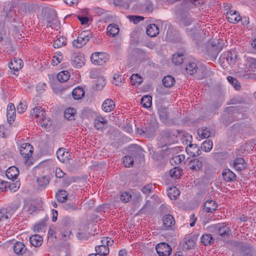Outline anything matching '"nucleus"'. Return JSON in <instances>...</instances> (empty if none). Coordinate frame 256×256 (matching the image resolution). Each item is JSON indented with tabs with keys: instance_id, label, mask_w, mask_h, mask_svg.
<instances>
[{
	"instance_id": "obj_49",
	"label": "nucleus",
	"mask_w": 256,
	"mask_h": 256,
	"mask_svg": "<svg viewBox=\"0 0 256 256\" xmlns=\"http://www.w3.org/2000/svg\"><path fill=\"white\" fill-rule=\"evenodd\" d=\"M158 114L160 119L164 122H166L168 120V114L166 109H162L158 110Z\"/></svg>"
},
{
	"instance_id": "obj_39",
	"label": "nucleus",
	"mask_w": 256,
	"mask_h": 256,
	"mask_svg": "<svg viewBox=\"0 0 256 256\" xmlns=\"http://www.w3.org/2000/svg\"><path fill=\"white\" fill-rule=\"evenodd\" d=\"M131 84L136 86H139L142 82V78L138 74H133L130 77Z\"/></svg>"
},
{
	"instance_id": "obj_58",
	"label": "nucleus",
	"mask_w": 256,
	"mask_h": 256,
	"mask_svg": "<svg viewBox=\"0 0 256 256\" xmlns=\"http://www.w3.org/2000/svg\"><path fill=\"white\" fill-rule=\"evenodd\" d=\"M122 80H123V78L122 77V76L118 75V74L114 75V76L113 82L116 86H119L122 83Z\"/></svg>"
},
{
	"instance_id": "obj_50",
	"label": "nucleus",
	"mask_w": 256,
	"mask_h": 256,
	"mask_svg": "<svg viewBox=\"0 0 256 256\" xmlns=\"http://www.w3.org/2000/svg\"><path fill=\"white\" fill-rule=\"evenodd\" d=\"M26 102L24 101L20 102L17 106V111L18 113L22 114L26 110Z\"/></svg>"
},
{
	"instance_id": "obj_45",
	"label": "nucleus",
	"mask_w": 256,
	"mask_h": 256,
	"mask_svg": "<svg viewBox=\"0 0 256 256\" xmlns=\"http://www.w3.org/2000/svg\"><path fill=\"white\" fill-rule=\"evenodd\" d=\"M184 60V55L182 54H173L172 60L176 65H179L182 64Z\"/></svg>"
},
{
	"instance_id": "obj_40",
	"label": "nucleus",
	"mask_w": 256,
	"mask_h": 256,
	"mask_svg": "<svg viewBox=\"0 0 256 256\" xmlns=\"http://www.w3.org/2000/svg\"><path fill=\"white\" fill-rule=\"evenodd\" d=\"M132 195L130 192H122L120 197L121 201L123 202H128L132 198Z\"/></svg>"
},
{
	"instance_id": "obj_11",
	"label": "nucleus",
	"mask_w": 256,
	"mask_h": 256,
	"mask_svg": "<svg viewBox=\"0 0 256 256\" xmlns=\"http://www.w3.org/2000/svg\"><path fill=\"white\" fill-rule=\"evenodd\" d=\"M186 152L188 154L192 156H199L201 151L196 144H190L186 148Z\"/></svg>"
},
{
	"instance_id": "obj_41",
	"label": "nucleus",
	"mask_w": 256,
	"mask_h": 256,
	"mask_svg": "<svg viewBox=\"0 0 256 256\" xmlns=\"http://www.w3.org/2000/svg\"><path fill=\"white\" fill-rule=\"evenodd\" d=\"M37 182L41 187H46L49 184L50 178L46 176H42L38 178Z\"/></svg>"
},
{
	"instance_id": "obj_10",
	"label": "nucleus",
	"mask_w": 256,
	"mask_h": 256,
	"mask_svg": "<svg viewBox=\"0 0 256 256\" xmlns=\"http://www.w3.org/2000/svg\"><path fill=\"white\" fill-rule=\"evenodd\" d=\"M115 108V103L112 99H106L103 102L102 108L106 112L112 111Z\"/></svg>"
},
{
	"instance_id": "obj_22",
	"label": "nucleus",
	"mask_w": 256,
	"mask_h": 256,
	"mask_svg": "<svg viewBox=\"0 0 256 256\" xmlns=\"http://www.w3.org/2000/svg\"><path fill=\"white\" fill-rule=\"evenodd\" d=\"M223 178L226 182H232L236 178V174L230 169H225L223 170Z\"/></svg>"
},
{
	"instance_id": "obj_62",
	"label": "nucleus",
	"mask_w": 256,
	"mask_h": 256,
	"mask_svg": "<svg viewBox=\"0 0 256 256\" xmlns=\"http://www.w3.org/2000/svg\"><path fill=\"white\" fill-rule=\"evenodd\" d=\"M131 194L132 195V198L134 200L138 201L141 198L140 193L136 190H132L130 192Z\"/></svg>"
},
{
	"instance_id": "obj_19",
	"label": "nucleus",
	"mask_w": 256,
	"mask_h": 256,
	"mask_svg": "<svg viewBox=\"0 0 256 256\" xmlns=\"http://www.w3.org/2000/svg\"><path fill=\"white\" fill-rule=\"evenodd\" d=\"M223 59L226 60L230 64H234L237 60V56L235 52H228L222 56Z\"/></svg>"
},
{
	"instance_id": "obj_23",
	"label": "nucleus",
	"mask_w": 256,
	"mask_h": 256,
	"mask_svg": "<svg viewBox=\"0 0 256 256\" xmlns=\"http://www.w3.org/2000/svg\"><path fill=\"white\" fill-rule=\"evenodd\" d=\"M106 30L108 34L112 36V37L116 36L120 31L118 26L116 24H112L108 25Z\"/></svg>"
},
{
	"instance_id": "obj_53",
	"label": "nucleus",
	"mask_w": 256,
	"mask_h": 256,
	"mask_svg": "<svg viewBox=\"0 0 256 256\" xmlns=\"http://www.w3.org/2000/svg\"><path fill=\"white\" fill-rule=\"evenodd\" d=\"M34 229L36 232H44L46 230V226L44 224H36L34 226Z\"/></svg>"
},
{
	"instance_id": "obj_5",
	"label": "nucleus",
	"mask_w": 256,
	"mask_h": 256,
	"mask_svg": "<svg viewBox=\"0 0 256 256\" xmlns=\"http://www.w3.org/2000/svg\"><path fill=\"white\" fill-rule=\"evenodd\" d=\"M33 148L28 143H24L20 147V152L22 156L28 158L32 156L33 153Z\"/></svg>"
},
{
	"instance_id": "obj_7",
	"label": "nucleus",
	"mask_w": 256,
	"mask_h": 256,
	"mask_svg": "<svg viewBox=\"0 0 256 256\" xmlns=\"http://www.w3.org/2000/svg\"><path fill=\"white\" fill-rule=\"evenodd\" d=\"M108 124V120L101 115H98L94 120V126L97 130H102Z\"/></svg>"
},
{
	"instance_id": "obj_13",
	"label": "nucleus",
	"mask_w": 256,
	"mask_h": 256,
	"mask_svg": "<svg viewBox=\"0 0 256 256\" xmlns=\"http://www.w3.org/2000/svg\"><path fill=\"white\" fill-rule=\"evenodd\" d=\"M22 66V61L21 59L14 58L9 64V68L14 71L18 72Z\"/></svg>"
},
{
	"instance_id": "obj_3",
	"label": "nucleus",
	"mask_w": 256,
	"mask_h": 256,
	"mask_svg": "<svg viewBox=\"0 0 256 256\" xmlns=\"http://www.w3.org/2000/svg\"><path fill=\"white\" fill-rule=\"evenodd\" d=\"M156 249L160 256H169L172 250L170 246L165 242L158 244Z\"/></svg>"
},
{
	"instance_id": "obj_6",
	"label": "nucleus",
	"mask_w": 256,
	"mask_h": 256,
	"mask_svg": "<svg viewBox=\"0 0 256 256\" xmlns=\"http://www.w3.org/2000/svg\"><path fill=\"white\" fill-rule=\"evenodd\" d=\"M248 74L250 77L256 78V58H248Z\"/></svg>"
},
{
	"instance_id": "obj_63",
	"label": "nucleus",
	"mask_w": 256,
	"mask_h": 256,
	"mask_svg": "<svg viewBox=\"0 0 256 256\" xmlns=\"http://www.w3.org/2000/svg\"><path fill=\"white\" fill-rule=\"evenodd\" d=\"M81 24L82 25L87 24L90 20L89 18L86 16H77Z\"/></svg>"
},
{
	"instance_id": "obj_34",
	"label": "nucleus",
	"mask_w": 256,
	"mask_h": 256,
	"mask_svg": "<svg viewBox=\"0 0 256 256\" xmlns=\"http://www.w3.org/2000/svg\"><path fill=\"white\" fill-rule=\"evenodd\" d=\"M95 249L97 254L104 256L108 254L110 252L109 248L107 246H98Z\"/></svg>"
},
{
	"instance_id": "obj_51",
	"label": "nucleus",
	"mask_w": 256,
	"mask_h": 256,
	"mask_svg": "<svg viewBox=\"0 0 256 256\" xmlns=\"http://www.w3.org/2000/svg\"><path fill=\"white\" fill-rule=\"evenodd\" d=\"M228 80L229 82L234 86L236 90H239L240 88V86L236 79L232 76H229L228 77Z\"/></svg>"
},
{
	"instance_id": "obj_48",
	"label": "nucleus",
	"mask_w": 256,
	"mask_h": 256,
	"mask_svg": "<svg viewBox=\"0 0 256 256\" xmlns=\"http://www.w3.org/2000/svg\"><path fill=\"white\" fill-rule=\"evenodd\" d=\"M181 172V169L180 168L178 167H174L170 170V174L172 178H178L180 176Z\"/></svg>"
},
{
	"instance_id": "obj_14",
	"label": "nucleus",
	"mask_w": 256,
	"mask_h": 256,
	"mask_svg": "<svg viewBox=\"0 0 256 256\" xmlns=\"http://www.w3.org/2000/svg\"><path fill=\"white\" fill-rule=\"evenodd\" d=\"M14 252L19 256H22L26 251V248L23 242H16L13 247Z\"/></svg>"
},
{
	"instance_id": "obj_33",
	"label": "nucleus",
	"mask_w": 256,
	"mask_h": 256,
	"mask_svg": "<svg viewBox=\"0 0 256 256\" xmlns=\"http://www.w3.org/2000/svg\"><path fill=\"white\" fill-rule=\"evenodd\" d=\"M76 114V109L72 108H68L64 112V116L68 120H72L74 119Z\"/></svg>"
},
{
	"instance_id": "obj_15",
	"label": "nucleus",
	"mask_w": 256,
	"mask_h": 256,
	"mask_svg": "<svg viewBox=\"0 0 256 256\" xmlns=\"http://www.w3.org/2000/svg\"><path fill=\"white\" fill-rule=\"evenodd\" d=\"M6 174L8 179L14 180L18 176L19 170L16 166H10L6 170Z\"/></svg>"
},
{
	"instance_id": "obj_46",
	"label": "nucleus",
	"mask_w": 256,
	"mask_h": 256,
	"mask_svg": "<svg viewBox=\"0 0 256 256\" xmlns=\"http://www.w3.org/2000/svg\"><path fill=\"white\" fill-rule=\"evenodd\" d=\"M122 162L126 167L132 166L134 165L133 158L130 156H126L122 158Z\"/></svg>"
},
{
	"instance_id": "obj_30",
	"label": "nucleus",
	"mask_w": 256,
	"mask_h": 256,
	"mask_svg": "<svg viewBox=\"0 0 256 256\" xmlns=\"http://www.w3.org/2000/svg\"><path fill=\"white\" fill-rule=\"evenodd\" d=\"M12 216L6 208L0 209V222L8 220Z\"/></svg>"
},
{
	"instance_id": "obj_55",
	"label": "nucleus",
	"mask_w": 256,
	"mask_h": 256,
	"mask_svg": "<svg viewBox=\"0 0 256 256\" xmlns=\"http://www.w3.org/2000/svg\"><path fill=\"white\" fill-rule=\"evenodd\" d=\"M242 146L244 152H245L246 154L250 152L254 148L252 143L251 142H246Z\"/></svg>"
},
{
	"instance_id": "obj_2",
	"label": "nucleus",
	"mask_w": 256,
	"mask_h": 256,
	"mask_svg": "<svg viewBox=\"0 0 256 256\" xmlns=\"http://www.w3.org/2000/svg\"><path fill=\"white\" fill-rule=\"evenodd\" d=\"M72 64L75 68H81L84 63V58L80 52H74L71 58Z\"/></svg>"
},
{
	"instance_id": "obj_37",
	"label": "nucleus",
	"mask_w": 256,
	"mask_h": 256,
	"mask_svg": "<svg viewBox=\"0 0 256 256\" xmlns=\"http://www.w3.org/2000/svg\"><path fill=\"white\" fill-rule=\"evenodd\" d=\"M64 58L63 54L60 52H58L55 54L52 60V64L54 66H57L60 64Z\"/></svg>"
},
{
	"instance_id": "obj_16",
	"label": "nucleus",
	"mask_w": 256,
	"mask_h": 256,
	"mask_svg": "<svg viewBox=\"0 0 256 256\" xmlns=\"http://www.w3.org/2000/svg\"><path fill=\"white\" fill-rule=\"evenodd\" d=\"M56 156L62 162H65L69 160L70 154L64 148H59L56 152Z\"/></svg>"
},
{
	"instance_id": "obj_29",
	"label": "nucleus",
	"mask_w": 256,
	"mask_h": 256,
	"mask_svg": "<svg viewBox=\"0 0 256 256\" xmlns=\"http://www.w3.org/2000/svg\"><path fill=\"white\" fill-rule=\"evenodd\" d=\"M198 134L202 138H206L210 136V131L208 128L203 127L198 130Z\"/></svg>"
},
{
	"instance_id": "obj_25",
	"label": "nucleus",
	"mask_w": 256,
	"mask_h": 256,
	"mask_svg": "<svg viewBox=\"0 0 256 256\" xmlns=\"http://www.w3.org/2000/svg\"><path fill=\"white\" fill-rule=\"evenodd\" d=\"M180 194V190L175 186L170 188L168 190V196L170 200H176Z\"/></svg>"
},
{
	"instance_id": "obj_24",
	"label": "nucleus",
	"mask_w": 256,
	"mask_h": 256,
	"mask_svg": "<svg viewBox=\"0 0 256 256\" xmlns=\"http://www.w3.org/2000/svg\"><path fill=\"white\" fill-rule=\"evenodd\" d=\"M202 162L198 159L192 160L189 163V168L193 171H198L200 170L202 168Z\"/></svg>"
},
{
	"instance_id": "obj_61",
	"label": "nucleus",
	"mask_w": 256,
	"mask_h": 256,
	"mask_svg": "<svg viewBox=\"0 0 256 256\" xmlns=\"http://www.w3.org/2000/svg\"><path fill=\"white\" fill-rule=\"evenodd\" d=\"M82 41L78 37L76 40H75L72 42V45L76 48H80L85 44H82Z\"/></svg>"
},
{
	"instance_id": "obj_12",
	"label": "nucleus",
	"mask_w": 256,
	"mask_h": 256,
	"mask_svg": "<svg viewBox=\"0 0 256 256\" xmlns=\"http://www.w3.org/2000/svg\"><path fill=\"white\" fill-rule=\"evenodd\" d=\"M216 202L212 200H207L204 204V210L207 212H212L217 208Z\"/></svg>"
},
{
	"instance_id": "obj_57",
	"label": "nucleus",
	"mask_w": 256,
	"mask_h": 256,
	"mask_svg": "<svg viewBox=\"0 0 256 256\" xmlns=\"http://www.w3.org/2000/svg\"><path fill=\"white\" fill-rule=\"evenodd\" d=\"M102 244L100 246H112L114 243V240L108 237L104 238L101 240Z\"/></svg>"
},
{
	"instance_id": "obj_56",
	"label": "nucleus",
	"mask_w": 256,
	"mask_h": 256,
	"mask_svg": "<svg viewBox=\"0 0 256 256\" xmlns=\"http://www.w3.org/2000/svg\"><path fill=\"white\" fill-rule=\"evenodd\" d=\"M7 119L8 123H12L16 118V112H7Z\"/></svg>"
},
{
	"instance_id": "obj_1",
	"label": "nucleus",
	"mask_w": 256,
	"mask_h": 256,
	"mask_svg": "<svg viewBox=\"0 0 256 256\" xmlns=\"http://www.w3.org/2000/svg\"><path fill=\"white\" fill-rule=\"evenodd\" d=\"M90 60L95 65H102L108 60V56L104 52H96L92 54Z\"/></svg>"
},
{
	"instance_id": "obj_32",
	"label": "nucleus",
	"mask_w": 256,
	"mask_h": 256,
	"mask_svg": "<svg viewBox=\"0 0 256 256\" xmlns=\"http://www.w3.org/2000/svg\"><path fill=\"white\" fill-rule=\"evenodd\" d=\"M175 82L174 78L170 76H165L162 80V83L164 86L170 88L174 86Z\"/></svg>"
},
{
	"instance_id": "obj_36",
	"label": "nucleus",
	"mask_w": 256,
	"mask_h": 256,
	"mask_svg": "<svg viewBox=\"0 0 256 256\" xmlns=\"http://www.w3.org/2000/svg\"><path fill=\"white\" fill-rule=\"evenodd\" d=\"M70 78V74L66 70L60 72L57 75V78L60 82H65Z\"/></svg>"
},
{
	"instance_id": "obj_44",
	"label": "nucleus",
	"mask_w": 256,
	"mask_h": 256,
	"mask_svg": "<svg viewBox=\"0 0 256 256\" xmlns=\"http://www.w3.org/2000/svg\"><path fill=\"white\" fill-rule=\"evenodd\" d=\"M56 198L60 202H64L68 197V194L67 192L65 190H60L56 195Z\"/></svg>"
},
{
	"instance_id": "obj_20",
	"label": "nucleus",
	"mask_w": 256,
	"mask_h": 256,
	"mask_svg": "<svg viewBox=\"0 0 256 256\" xmlns=\"http://www.w3.org/2000/svg\"><path fill=\"white\" fill-rule=\"evenodd\" d=\"M29 240L32 245L38 247L42 244L43 239L40 235L34 234L30 237Z\"/></svg>"
},
{
	"instance_id": "obj_35",
	"label": "nucleus",
	"mask_w": 256,
	"mask_h": 256,
	"mask_svg": "<svg viewBox=\"0 0 256 256\" xmlns=\"http://www.w3.org/2000/svg\"><path fill=\"white\" fill-rule=\"evenodd\" d=\"M66 44V38L62 36L55 40L53 43V46L54 48H58L65 46Z\"/></svg>"
},
{
	"instance_id": "obj_31",
	"label": "nucleus",
	"mask_w": 256,
	"mask_h": 256,
	"mask_svg": "<svg viewBox=\"0 0 256 256\" xmlns=\"http://www.w3.org/2000/svg\"><path fill=\"white\" fill-rule=\"evenodd\" d=\"M213 146V143L210 140H204L200 148L205 152H209L211 150Z\"/></svg>"
},
{
	"instance_id": "obj_59",
	"label": "nucleus",
	"mask_w": 256,
	"mask_h": 256,
	"mask_svg": "<svg viewBox=\"0 0 256 256\" xmlns=\"http://www.w3.org/2000/svg\"><path fill=\"white\" fill-rule=\"evenodd\" d=\"M235 154L237 156H240V158H242L241 156H244L246 154V152H244V148H242V146L237 149L235 152Z\"/></svg>"
},
{
	"instance_id": "obj_64",
	"label": "nucleus",
	"mask_w": 256,
	"mask_h": 256,
	"mask_svg": "<svg viewBox=\"0 0 256 256\" xmlns=\"http://www.w3.org/2000/svg\"><path fill=\"white\" fill-rule=\"evenodd\" d=\"M142 132L144 134L150 136L154 134V128H146L144 130H142Z\"/></svg>"
},
{
	"instance_id": "obj_52",
	"label": "nucleus",
	"mask_w": 256,
	"mask_h": 256,
	"mask_svg": "<svg viewBox=\"0 0 256 256\" xmlns=\"http://www.w3.org/2000/svg\"><path fill=\"white\" fill-rule=\"evenodd\" d=\"M78 36H80V38H82L84 40H86V41L88 42L90 38L92 37V34L90 31L84 30L79 34Z\"/></svg>"
},
{
	"instance_id": "obj_47",
	"label": "nucleus",
	"mask_w": 256,
	"mask_h": 256,
	"mask_svg": "<svg viewBox=\"0 0 256 256\" xmlns=\"http://www.w3.org/2000/svg\"><path fill=\"white\" fill-rule=\"evenodd\" d=\"M39 122L40 125L42 128H46L51 124L50 120L48 118H46L45 115L44 117H42L40 119L36 120Z\"/></svg>"
},
{
	"instance_id": "obj_38",
	"label": "nucleus",
	"mask_w": 256,
	"mask_h": 256,
	"mask_svg": "<svg viewBox=\"0 0 256 256\" xmlns=\"http://www.w3.org/2000/svg\"><path fill=\"white\" fill-rule=\"evenodd\" d=\"M141 104L145 108H150L152 104V98L150 96H144L141 99Z\"/></svg>"
},
{
	"instance_id": "obj_17",
	"label": "nucleus",
	"mask_w": 256,
	"mask_h": 256,
	"mask_svg": "<svg viewBox=\"0 0 256 256\" xmlns=\"http://www.w3.org/2000/svg\"><path fill=\"white\" fill-rule=\"evenodd\" d=\"M234 168L238 171H242L246 167V164L243 158H237L233 162Z\"/></svg>"
},
{
	"instance_id": "obj_21",
	"label": "nucleus",
	"mask_w": 256,
	"mask_h": 256,
	"mask_svg": "<svg viewBox=\"0 0 256 256\" xmlns=\"http://www.w3.org/2000/svg\"><path fill=\"white\" fill-rule=\"evenodd\" d=\"M159 33V28L156 24H151L148 26L146 28V34L151 37L156 36Z\"/></svg>"
},
{
	"instance_id": "obj_18",
	"label": "nucleus",
	"mask_w": 256,
	"mask_h": 256,
	"mask_svg": "<svg viewBox=\"0 0 256 256\" xmlns=\"http://www.w3.org/2000/svg\"><path fill=\"white\" fill-rule=\"evenodd\" d=\"M163 226L168 228L172 226L175 224V220L173 216L170 214L165 215L162 219Z\"/></svg>"
},
{
	"instance_id": "obj_42",
	"label": "nucleus",
	"mask_w": 256,
	"mask_h": 256,
	"mask_svg": "<svg viewBox=\"0 0 256 256\" xmlns=\"http://www.w3.org/2000/svg\"><path fill=\"white\" fill-rule=\"evenodd\" d=\"M185 159V156L184 154H180L173 157L170 160V163L172 165L178 164L182 162Z\"/></svg>"
},
{
	"instance_id": "obj_26",
	"label": "nucleus",
	"mask_w": 256,
	"mask_h": 256,
	"mask_svg": "<svg viewBox=\"0 0 256 256\" xmlns=\"http://www.w3.org/2000/svg\"><path fill=\"white\" fill-rule=\"evenodd\" d=\"M85 92L84 89L79 86L74 89L72 92L73 98L75 100H80L84 96Z\"/></svg>"
},
{
	"instance_id": "obj_4",
	"label": "nucleus",
	"mask_w": 256,
	"mask_h": 256,
	"mask_svg": "<svg viewBox=\"0 0 256 256\" xmlns=\"http://www.w3.org/2000/svg\"><path fill=\"white\" fill-rule=\"evenodd\" d=\"M212 228H214V231L216 234L222 236H228L230 232V228L224 224H218L212 226Z\"/></svg>"
},
{
	"instance_id": "obj_28",
	"label": "nucleus",
	"mask_w": 256,
	"mask_h": 256,
	"mask_svg": "<svg viewBox=\"0 0 256 256\" xmlns=\"http://www.w3.org/2000/svg\"><path fill=\"white\" fill-rule=\"evenodd\" d=\"M20 201L16 200L10 204L6 208L12 216L15 213L16 210L20 208Z\"/></svg>"
},
{
	"instance_id": "obj_27",
	"label": "nucleus",
	"mask_w": 256,
	"mask_h": 256,
	"mask_svg": "<svg viewBox=\"0 0 256 256\" xmlns=\"http://www.w3.org/2000/svg\"><path fill=\"white\" fill-rule=\"evenodd\" d=\"M200 241L204 246H208L212 244L214 240L210 234H205L201 236Z\"/></svg>"
},
{
	"instance_id": "obj_43",
	"label": "nucleus",
	"mask_w": 256,
	"mask_h": 256,
	"mask_svg": "<svg viewBox=\"0 0 256 256\" xmlns=\"http://www.w3.org/2000/svg\"><path fill=\"white\" fill-rule=\"evenodd\" d=\"M198 68L194 62H190L186 68V70L187 73L192 74L197 71Z\"/></svg>"
},
{
	"instance_id": "obj_9",
	"label": "nucleus",
	"mask_w": 256,
	"mask_h": 256,
	"mask_svg": "<svg viewBox=\"0 0 256 256\" xmlns=\"http://www.w3.org/2000/svg\"><path fill=\"white\" fill-rule=\"evenodd\" d=\"M44 110L40 106L34 108L31 111L32 118L36 120L40 119L42 117H44Z\"/></svg>"
},
{
	"instance_id": "obj_60",
	"label": "nucleus",
	"mask_w": 256,
	"mask_h": 256,
	"mask_svg": "<svg viewBox=\"0 0 256 256\" xmlns=\"http://www.w3.org/2000/svg\"><path fill=\"white\" fill-rule=\"evenodd\" d=\"M82 41L78 37L76 40H75L72 42V45L76 48H80L85 44H82Z\"/></svg>"
},
{
	"instance_id": "obj_8",
	"label": "nucleus",
	"mask_w": 256,
	"mask_h": 256,
	"mask_svg": "<svg viewBox=\"0 0 256 256\" xmlns=\"http://www.w3.org/2000/svg\"><path fill=\"white\" fill-rule=\"evenodd\" d=\"M226 17L228 20L231 23H236L240 20L241 17L236 10H230L226 12Z\"/></svg>"
},
{
	"instance_id": "obj_54",
	"label": "nucleus",
	"mask_w": 256,
	"mask_h": 256,
	"mask_svg": "<svg viewBox=\"0 0 256 256\" xmlns=\"http://www.w3.org/2000/svg\"><path fill=\"white\" fill-rule=\"evenodd\" d=\"M152 188L153 185L152 184H148L144 186L142 189V191L145 194L148 195L152 192Z\"/></svg>"
}]
</instances>
